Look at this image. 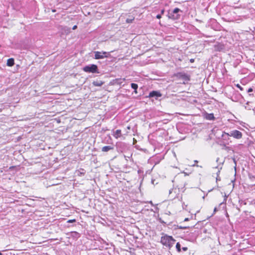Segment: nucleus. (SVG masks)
<instances>
[{
	"instance_id": "f257e3e1",
	"label": "nucleus",
	"mask_w": 255,
	"mask_h": 255,
	"mask_svg": "<svg viewBox=\"0 0 255 255\" xmlns=\"http://www.w3.org/2000/svg\"><path fill=\"white\" fill-rule=\"evenodd\" d=\"M175 240L172 236L162 234V236L161 237L160 240V243L162 245L170 249L175 244Z\"/></svg>"
},
{
	"instance_id": "f03ea898",
	"label": "nucleus",
	"mask_w": 255,
	"mask_h": 255,
	"mask_svg": "<svg viewBox=\"0 0 255 255\" xmlns=\"http://www.w3.org/2000/svg\"><path fill=\"white\" fill-rule=\"evenodd\" d=\"M83 70L87 73H99L98 66L95 64L86 66L83 67Z\"/></svg>"
},
{
	"instance_id": "7ed1b4c3",
	"label": "nucleus",
	"mask_w": 255,
	"mask_h": 255,
	"mask_svg": "<svg viewBox=\"0 0 255 255\" xmlns=\"http://www.w3.org/2000/svg\"><path fill=\"white\" fill-rule=\"evenodd\" d=\"M224 135L233 136V137L237 139H240L243 136L242 133L238 130H233L230 133H228L224 131L222 136H223Z\"/></svg>"
},
{
	"instance_id": "20e7f679",
	"label": "nucleus",
	"mask_w": 255,
	"mask_h": 255,
	"mask_svg": "<svg viewBox=\"0 0 255 255\" xmlns=\"http://www.w3.org/2000/svg\"><path fill=\"white\" fill-rule=\"evenodd\" d=\"M107 53L106 52L96 51L95 52V58L96 59H103L107 57Z\"/></svg>"
},
{
	"instance_id": "39448f33",
	"label": "nucleus",
	"mask_w": 255,
	"mask_h": 255,
	"mask_svg": "<svg viewBox=\"0 0 255 255\" xmlns=\"http://www.w3.org/2000/svg\"><path fill=\"white\" fill-rule=\"evenodd\" d=\"M176 75H177V76H178L180 78H181L185 80H186V81L190 80V76L184 73H181V72L178 73Z\"/></svg>"
},
{
	"instance_id": "423d86ee",
	"label": "nucleus",
	"mask_w": 255,
	"mask_h": 255,
	"mask_svg": "<svg viewBox=\"0 0 255 255\" xmlns=\"http://www.w3.org/2000/svg\"><path fill=\"white\" fill-rule=\"evenodd\" d=\"M214 48L216 51H221L225 48L224 44L218 43L214 45Z\"/></svg>"
},
{
	"instance_id": "0eeeda50",
	"label": "nucleus",
	"mask_w": 255,
	"mask_h": 255,
	"mask_svg": "<svg viewBox=\"0 0 255 255\" xmlns=\"http://www.w3.org/2000/svg\"><path fill=\"white\" fill-rule=\"evenodd\" d=\"M161 96H162V95L159 92L156 91H153L150 92V93L149 94V95H148V97L149 98H151V97H160Z\"/></svg>"
},
{
	"instance_id": "6e6552de",
	"label": "nucleus",
	"mask_w": 255,
	"mask_h": 255,
	"mask_svg": "<svg viewBox=\"0 0 255 255\" xmlns=\"http://www.w3.org/2000/svg\"><path fill=\"white\" fill-rule=\"evenodd\" d=\"M180 9L178 8H175L173 11V14L171 15V17L174 19H177L179 18L180 15L179 14H177L176 15H175L174 14H176L178 13L180 11Z\"/></svg>"
},
{
	"instance_id": "1a4fd4ad",
	"label": "nucleus",
	"mask_w": 255,
	"mask_h": 255,
	"mask_svg": "<svg viewBox=\"0 0 255 255\" xmlns=\"http://www.w3.org/2000/svg\"><path fill=\"white\" fill-rule=\"evenodd\" d=\"M204 118L208 120H214L215 117L213 114L206 113L204 115Z\"/></svg>"
},
{
	"instance_id": "9d476101",
	"label": "nucleus",
	"mask_w": 255,
	"mask_h": 255,
	"mask_svg": "<svg viewBox=\"0 0 255 255\" xmlns=\"http://www.w3.org/2000/svg\"><path fill=\"white\" fill-rule=\"evenodd\" d=\"M114 136L116 138H118L122 136V131L121 129H117L116 130L115 133H114Z\"/></svg>"
},
{
	"instance_id": "9b49d317",
	"label": "nucleus",
	"mask_w": 255,
	"mask_h": 255,
	"mask_svg": "<svg viewBox=\"0 0 255 255\" xmlns=\"http://www.w3.org/2000/svg\"><path fill=\"white\" fill-rule=\"evenodd\" d=\"M6 64L8 66L11 67L14 64V60L13 58H9L7 60Z\"/></svg>"
},
{
	"instance_id": "f8f14e48",
	"label": "nucleus",
	"mask_w": 255,
	"mask_h": 255,
	"mask_svg": "<svg viewBox=\"0 0 255 255\" xmlns=\"http://www.w3.org/2000/svg\"><path fill=\"white\" fill-rule=\"evenodd\" d=\"M113 148L111 146H105L102 147V151L103 152H107L110 150H111Z\"/></svg>"
},
{
	"instance_id": "ddd939ff",
	"label": "nucleus",
	"mask_w": 255,
	"mask_h": 255,
	"mask_svg": "<svg viewBox=\"0 0 255 255\" xmlns=\"http://www.w3.org/2000/svg\"><path fill=\"white\" fill-rule=\"evenodd\" d=\"M134 18V16L132 15L129 16V17L127 18L126 19V22L128 23H131L133 21Z\"/></svg>"
},
{
	"instance_id": "4468645a",
	"label": "nucleus",
	"mask_w": 255,
	"mask_h": 255,
	"mask_svg": "<svg viewBox=\"0 0 255 255\" xmlns=\"http://www.w3.org/2000/svg\"><path fill=\"white\" fill-rule=\"evenodd\" d=\"M104 84V82L101 81H94L93 84L95 86H101Z\"/></svg>"
},
{
	"instance_id": "2eb2a0df",
	"label": "nucleus",
	"mask_w": 255,
	"mask_h": 255,
	"mask_svg": "<svg viewBox=\"0 0 255 255\" xmlns=\"http://www.w3.org/2000/svg\"><path fill=\"white\" fill-rule=\"evenodd\" d=\"M131 87L132 89H133L134 90V93L135 94H137V89L138 88V85L137 84H135V83H131Z\"/></svg>"
},
{
	"instance_id": "dca6fc26",
	"label": "nucleus",
	"mask_w": 255,
	"mask_h": 255,
	"mask_svg": "<svg viewBox=\"0 0 255 255\" xmlns=\"http://www.w3.org/2000/svg\"><path fill=\"white\" fill-rule=\"evenodd\" d=\"M176 248L178 252L180 253L181 252V246L179 242L176 244Z\"/></svg>"
},
{
	"instance_id": "f3484780",
	"label": "nucleus",
	"mask_w": 255,
	"mask_h": 255,
	"mask_svg": "<svg viewBox=\"0 0 255 255\" xmlns=\"http://www.w3.org/2000/svg\"><path fill=\"white\" fill-rule=\"evenodd\" d=\"M235 85H236V86L237 88H238L239 89H240V90L241 91H243V87H241L239 84H236Z\"/></svg>"
},
{
	"instance_id": "a211bd4d",
	"label": "nucleus",
	"mask_w": 255,
	"mask_h": 255,
	"mask_svg": "<svg viewBox=\"0 0 255 255\" xmlns=\"http://www.w3.org/2000/svg\"><path fill=\"white\" fill-rule=\"evenodd\" d=\"M76 222V220L75 219L69 220L67 221L68 223H74V222Z\"/></svg>"
},
{
	"instance_id": "6ab92c4d",
	"label": "nucleus",
	"mask_w": 255,
	"mask_h": 255,
	"mask_svg": "<svg viewBox=\"0 0 255 255\" xmlns=\"http://www.w3.org/2000/svg\"><path fill=\"white\" fill-rule=\"evenodd\" d=\"M156 18L158 19H160L161 18V14H157L156 15Z\"/></svg>"
},
{
	"instance_id": "aec40b11",
	"label": "nucleus",
	"mask_w": 255,
	"mask_h": 255,
	"mask_svg": "<svg viewBox=\"0 0 255 255\" xmlns=\"http://www.w3.org/2000/svg\"><path fill=\"white\" fill-rule=\"evenodd\" d=\"M187 250H188V248H187V247H183V248H182V250H183V251H185H185H186Z\"/></svg>"
},
{
	"instance_id": "412c9836",
	"label": "nucleus",
	"mask_w": 255,
	"mask_h": 255,
	"mask_svg": "<svg viewBox=\"0 0 255 255\" xmlns=\"http://www.w3.org/2000/svg\"><path fill=\"white\" fill-rule=\"evenodd\" d=\"M164 11H165V10L164 9H162L161 10V15H162L164 13Z\"/></svg>"
},
{
	"instance_id": "4be33fe9",
	"label": "nucleus",
	"mask_w": 255,
	"mask_h": 255,
	"mask_svg": "<svg viewBox=\"0 0 255 255\" xmlns=\"http://www.w3.org/2000/svg\"><path fill=\"white\" fill-rule=\"evenodd\" d=\"M77 26L76 25L73 26V27H72V29L73 30H75L76 29H77Z\"/></svg>"
},
{
	"instance_id": "5701e85b",
	"label": "nucleus",
	"mask_w": 255,
	"mask_h": 255,
	"mask_svg": "<svg viewBox=\"0 0 255 255\" xmlns=\"http://www.w3.org/2000/svg\"><path fill=\"white\" fill-rule=\"evenodd\" d=\"M252 91H253V89H252V88H249V89H248V92H249H249H252Z\"/></svg>"
},
{
	"instance_id": "b1692460",
	"label": "nucleus",
	"mask_w": 255,
	"mask_h": 255,
	"mask_svg": "<svg viewBox=\"0 0 255 255\" xmlns=\"http://www.w3.org/2000/svg\"><path fill=\"white\" fill-rule=\"evenodd\" d=\"M217 208L216 207H215L214 209V212L215 213L217 211Z\"/></svg>"
},
{
	"instance_id": "393cba45",
	"label": "nucleus",
	"mask_w": 255,
	"mask_h": 255,
	"mask_svg": "<svg viewBox=\"0 0 255 255\" xmlns=\"http://www.w3.org/2000/svg\"><path fill=\"white\" fill-rule=\"evenodd\" d=\"M189 218H185V219H184V221H185H185H189Z\"/></svg>"
},
{
	"instance_id": "a878e982",
	"label": "nucleus",
	"mask_w": 255,
	"mask_h": 255,
	"mask_svg": "<svg viewBox=\"0 0 255 255\" xmlns=\"http://www.w3.org/2000/svg\"><path fill=\"white\" fill-rule=\"evenodd\" d=\"M190 62L193 63V62H194V59H191L190 60Z\"/></svg>"
},
{
	"instance_id": "bb28decb",
	"label": "nucleus",
	"mask_w": 255,
	"mask_h": 255,
	"mask_svg": "<svg viewBox=\"0 0 255 255\" xmlns=\"http://www.w3.org/2000/svg\"><path fill=\"white\" fill-rule=\"evenodd\" d=\"M56 11V10L55 9H53L52 10V12H55Z\"/></svg>"
},
{
	"instance_id": "cd10ccee",
	"label": "nucleus",
	"mask_w": 255,
	"mask_h": 255,
	"mask_svg": "<svg viewBox=\"0 0 255 255\" xmlns=\"http://www.w3.org/2000/svg\"><path fill=\"white\" fill-rule=\"evenodd\" d=\"M128 129H130V127H128Z\"/></svg>"
},
{
	"instance_id": "c85d7f7f",
	"label": "nucleus",
	"mask_w": 255,
	"mask_h": 255,
	"mask_svg": "<svg viewBox=\"0 0 255 255\" xmlns=\"http://www.w3.org/2000/svg\"><path fill=\"white\" fill-rule=\"evenodd\" d=\"M0 255H2V254L0 252Z\"/></svg>"
}]
</instances>
